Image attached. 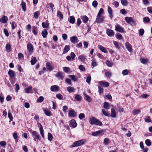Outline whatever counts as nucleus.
Wrapping results in <instances>:
<instances>
[{"label":"nucleus","instance_id":"obj_1","mask_svg":"<svg viewBox=\"0 0 152 152\" xmlns=\"http://www.w3.org/2000/svg\"><path fill=\"white\" fill-rule=\"evenodd\" d=\"M89 123L91 125H96L99 126L102 125V123L99 120L92 117L90 118Z\"/></svg>","mask_w":152,"mask_h":152},{"label":"nucleus","instance_id":"obj_2","mask_svg":"<svg viewBox=\"0 0 152 152\" xmlns=\"http://www.w3.org/2000/svg\"><path fill=\"white\" fill-rule=\"evenodd\" d=\"M85 142L84 140H81L73 142L72 147L79 146L83 144Z\"/></svg>","mask_w":152,"mask_h":152},{"label":"nucleus","instance_id":"obj_3","mask_svg":"<svg viewBox=\"0 0 152 152\" xmlns=\"http://www.w3.org/2000/svg\"><path fill=\"white\" fill-rule=\"evenodd\" d=\"M32 134L34 137V140L38 142V140H40V136L38 133L36 131H33L32 132Z\"/></svg>","mask_w":152,"mask_h":152},{"label":"nucleus","instance_id":"obj_4","mask_svg":"<svg viewBox=\"0 0 152 152\" xmlns=\"http://www.w3.org/2000/svg\"><path fill=\"white\" fill-rule=\"evenodd\" d=\"M125 20L127 22L131 24H134L135 21L131 17H126L125 18Z\"/></svg>","mask_w":152,"mask_h":152},{"label":"nucleus","instance_id":"obj_5","mask_svg":"<svg viewBox=\"0 0 152 152\" xmlns=\"http://www.w3.org/2000/svg\"><path fill=\"white\" fill-rule=\"evenodd\" d=\"M68 115L69 117H74L77 116V113L74 110L71 109L69 111Z\"/></svg>","mask_w":152,"mask_h":152},{"label":"nucleus","instance_id":"obj_6","mask_svg":"<svg viewBox=\"0 0 152 152\" xmlns=\"http://www.w3.org/2000/svg\"><path fill=\"white\" fill-rule=\"evenodd\" d=\"M59 87L57 85L52 86L50 87V90L53 92H56L59 90Z\"/></svg>","mask_w":152,"mask_h":152},{"label":"nucleus","instance_id":"obj_7","mask_svg":"<svg viewBox=\"0 0 152 152\" xmlns=\"http://www.w3.org/2000/svg\"><path fill=\"white\" fill-rule=\"evenodd\" d=\"M56 76L59 79L62 80L64 77V73L61 72H58L57 73Z\"/></svg>","mask_w":152,"mask_h":152},{"label":"nucleus","instance_id":"obj_8","mask_svg":"<svg viewBox=\"0 0 152 152\" xmlns=\"http://www.w3.org/2000/svg\"><path fill=\"white\" fill-rule=\"evenodd\" d=\"M27 49L28 50L29 53L31 54L33 51V47L31 43H28L27 45Z\"/></svg>","mask_w":152,"mask_h":152},{"label":"nucleus","instance_id":"obj_9","mask_svg":"<svg viewBox=\"0 0 152 152\" xmlns=\"http://www.w3.org/2000/svg\"><path fill=\"white\" fill-rule=\"evenodd\" d=\"M104 18L103 16H97L96 21L99 23L102 22L104 20Z\"/></svg>","mask_w":152,"mask_h":152},{"label":"nucleus","instance_id":"obj_10","mask_svg":"<svg viewBox=\"0 0 152 152\" xmlns=\"http://www.w3.org/2000/svg\"><path fill=\"white\" fill-rule=\"evenodd\" d=\"M99 83L101 85H102L104 87H108L110 84L107 82H104L103 81H101L99 82Z\"/></svg>","mask_w":152,"mask_h":152},{"label":"nucleus","instance_id":"obj_11","mask_svg":"<svg viewBox=\"0 0 152 152\" xmlns=\"http://www.w3.org/2000/svg\"><path fill=\"white\" fill-rule=\"evenodd\" d=\"M106 33L107 35L110 37L113 36L114 34V32L113 31L110 29H107L106 31Z\"/></svg>","mask_w":152,"mask_h":152},{"label":"nucleus","instance_id":"obj_12","mask_svg":"<svg viewBox=\"0 0 152 152\" xmlns=\"http://www.w3.org/2000/svg\"><path fill=\"white\" fill-rule=\"evenodd\" d=\"M115 29L116 31L121 33L124 32V28L119 25H117L115 26Z\"/></svg>","mask_w":152,"mask_h":152},{"label":"nucleus","instance_id":"obj_13","mask_svg":"<svg viewBox=\"0 0 152 152\" xmlns=\"http://www.w3.org/2000/svg\"><path fill=\"white\" fill-rule=\"evenodd\" d=\"M109 15V16L110 18L112 19L113 17V11L112 8L110 7H108L107 9Z\"/></svg>","mask_w":152,"mask_h":152},{"label":"nucleus","instance_id":"obj_14","mask_svg":"<svg viewBox=\"0 0 152 152\" xmlns=\"http://www.w3.org/2000/svg\"><path fill=\"white\" fill-rule=\"evenodd\" d=\"M32 88V86H29L26 88L24 89V91L26 93H33Z\"/></svg>","mask_w":152,"mask_h":152},{"label":"nucleus","instance_id":"obj_15","mask_svg":"<svg viewBox=\"0 0 152 152\" xmlns=\"http://www.w3.org/2000/svg\"><path fill=\"white\" fill-rule=\"evenodd\" d=\"M69 125L75 128L77 126V124L74 119H72L69 121Z\"/></svg>","mask_w":152,"mask_h":152},{"label":"nucleus","instance_id":"obj_16","mask_svg":"<svg viewBox=\"0 0 152 152\" xmlns=\"http://www.w3.org/2000/svg\"><path fill=\"white\" fill-rule=\"evenodd\" d=\"M125 46L129 51L131 52L132 51V46L129 42H126L125 43Z\"/></svg>","mask_w":152,"mask_h":152},{"label":"nucleus","instance_id":"obj_17","mask_svg":"<svg viewBox=\"0 0 152 152\" xmlns=\"http://www.w3.org/2000/svg\"><path fill=\"white\" fill-rule=\"evenodd\" d=\"M39 130L40 134L43 138H44V130L43 127L41 124H39Z\"/></svg>","mask_w":152,"mask_h":152},{"label":"nucleus","instance_id":"obj_18","mask_svg":"<svg viewBox=\"0 0 152 152\" xmlns=\"http://www.w3.org/2000/svg\"><path fill=\"white\" fill-rule=\"evenodd\" d=\"M49 25V23L48 20H46L45 22H42V26L44 28L48 27Z\"/></svg>","mask_w":152,"mask_h":152},{"label":"nucleus","instance_id":"obj_19","mask_svg":"<svg viewBox=\"0 0 152 152\" xmlns=\"http://www.w3.org/2000/svg\"><path fill=\"white\" fill-rule=\"evenodd\" d=\"M46 68L50 71H51L53 69V67L52 66L49 62H47L46 63Z\"/></svg>","mask_w":152,"mask_h":152},{"label":"nucleus","instance_id":"obj_20","mask_svg":"<svg viewBox=\"0 0 152 152\" xmlns=\"http://www.w3.org/2000/svg\"><path fill=\"white\" fill-rule=\"evenodd\" d=\"M98 48L102 51L104 53H107L106 49L102 45H98Z\"/></svg>","mask_w":152,"mask_h":152},{"label":"nucleus","instance_id":"obj_21","mask_svg":"<svg viewBox=\"0 0 152 152\" xmlns=\"http://www.w3.org/2000/svg\"><path fill=\"white\" fill-rule=\"evenodd\" d=\"M8 74L9 76L12 78H13L15 76L14 72L11 69L9 70Z\"/></svg>","mask_w":152,"mask_h":152},{"label":"nucleus","instance_id":"obj_22","mask_svg":"<svg viewBox=\"0 0 152 152\" xmlns=\"http://www.w3.org/2000/svg\"><path fill=\"white\" fill-rule=\"evenodd\" d=\"M41 34L44 38H45L48 34V31L46 29H44L42 31Z\"/></svg>","mask_w":152,"mask_h":152},{"label":"nucleus","instance_id":"obj_23","mask_svg":"<svg viewBox=\"0 0 152 152\" xmlns=\"http://www.w3.org/2000/svg\"><path fill=\"white\" fill-rule=\"evenodd\" d=\"M77 38L76 36H74L71 37H70V41L71 42L74 44H75L76 42H77Z\"/></svg>","mask_w":152,"mask_h":152},{"label":"nucleus","instance_id":"obj_24","mask_svg":"<svg viewBox=\"0 0 152 152\" xmlns=\"http://www.w3.org/2000/svg\"><path fill=\"white\" fill-rule=\"evenodd\" d=\"M81 18L83 22L85 23H86L88 20V18L86 15L81 16Z\"/></svg>","mask_w":152,"mask_h":152},{"label":"nucleus","instance_id":"obj_25","mask_svg":"<svg viewBox=\"0 0 152 152\" xmlns=\"http://www.w3.org/2000/svg\"><path fill=\"white\" fill-rule=\"evenodd\" d=\"M84 97L86 100L88 102H91L92 100V98L90 97V96L87 95L86 94H84Z\"/></svg>","mask_w":152,"mask_h":152},{"label":"nucleus","instance_id":"obj_26","mask_svg":"<svg viewBox=\"0 0 152 152\" xmlns=\"http://www.w3.org/2000/svg\"><path fill=\"white\" fill-rule=\"evenodd\" d=\"M45 114L48 116H50L51 115V112L48 110L46 108L44 110Z\"/></svg>","mask_w":152,"mask_h":152},{"label":"nucleus","instance_id":"obj_27","mask_svg":"<svg viewBox=\"0 0 152 152\" xmlns=\"http://www.w3.org/2000/svg\"><path fill=\"white\" fill-rule=\"evenodd\" d=\"M32 32L34 35H37V34L38 29L37 27L33 26L32 27Z\"/></svg>","mask_w":152,"mask_h":152},{"label":"nucleus","instance_id":"obj_28","mask_svg":"<svg viewBox=\"0 0 152 152\" xmlns=\"http://www.w3.org/2000/svg\"><path fill=\"white\" fill-rule=\"evenodd\" d=\"M103 131L102 130H99L96 132H92V134L93 136H96L99 135Z\"/></svg>","mask_w":152,"mask_h":152},{"label":"nucleus","instance_id":"obj_29","mask_svg":"<svg viewBox=\"0 0 152 152\" xmlns=\"http://www.w3.org/2000/svg\"><path fill=\"white\" fill-rule=\"evenodd\" d=\"M78 59L82 62H84L86 59V57L84 55H81L78 57Z\"/></svg>","mask_w":152,"mask_h":152},{"label":"nucleus","instance_id":"obj_30","mask_svg":"<svg viewBox=\"0 0 152 152\" xmlns=\"http://www.w3.org/2000/svg\"><path fill=\"white\" fill-rule=\"evenodd\" d=\"M68 20L71 23L73 24L75 22V19L74 16H71L69 17Z\"/></svg>","mask_w":152,"mask_h":152},{"label":"nucleus","instance_id":"obj_31","mask_svg":"<svg viewBox=\"0 0 152 152\" xmlns=\"http://www.w3.org/2000/svg\"><path fill=\"white\" fill-rule=\"evenodd\" d=\"M8 20V18L6 16L3 15L1 17V22L6 23Z\"/></svg>","mask_w":152,"mask_h":152},{"label":"nucleus","instance_id":"obj_32","mask_svg":"<svg viewBox=\"0 0 152 152\" xmlns=\"http://www.w3.org/2000/svg\"><path fill=\"white\" fill-rule=\"evenodd\" d=\"M70 47L69 45H66L64 49L63 53H66L70 50Z\"/></svg>","mask_w":152,"mask_h":152},{"label":"nucleus","instance_id":"obj_33","mask_svg":"<svg viewBox=\"0 0 152 152\" xmlns=\"http://www.w3.org/2000/svg\"><path fill=\"white\" fill-rule=\"evenodd\" d=\"M57 16L59 17L60 19H62L63 18V15L60 11H58Z\"/></svg>","mask_w":152,"mask_h":152},{"label":"nucleus","instance_id":"obj_34","mask_svg":"<svg viewBox=\"0 0 152 152\" xmlns=\"http://www.w3.org/2000/svg\"><path fill=\"white\" fill-rule=\"evenodd\" d=\"M115 37L118 39L121 40L122 39V35L119 33H116L115 35Z\"/></svg>","mask_w":152,"mask_h":152},{"label":"nucleus","instance_id":"obj_35","mask_svg":"<svg viewBox=\"0 0 152 152\" xmlns=\"http://www.w3.org/2000/svg\"><path fill=\"white\" fill-rule=\"evenodd\" d=\"M75 98L77 101H80L82 100V97L81 96L76 94H75Z\"/></svg>","mask_w":152,"mask_h":152},{"label":"nucleus","instance_id":"obj_36","mask_svg":"<svg viewBox=\"0 0 152 152\" xmlns=\"http://www.w3.org/2000/svg\"><path fill=\"white\" fill-rule=\"evenodd\" d=\"M21 4L22 9L24 11H25L26 10V3L24 2H22Z\"/></svg>","mask_w":152,"mask_h":152},{"label":"nucleus","instance_id":"obj_37","mask_svg":"<svg viewBox=\"0 0 152 152\" xmlns=\"http://www.w3.org/2000/svg\"><path fill=\"white\" fill-rule=\"evenodd\" d=\"M91 61H92L91 67H92V68H93L94 67L96 66L97 65L96 60L95 59H92Z\"/></svg>","mask_w":152,"mask_h":152},{"label":"nucleus","instance_id":"obj_38","mask_svg":"<svg viewBox=\"0 0 152 152\" xmlns=\"http://www.w3.org/2000/svg\"><path fill=\"white\" fill-rule=\"evenodd\" d=\"M75 90V89L73 87L70 86H69L67 88V90L69 93H71L74 91Z\"/></svg>","mask_w":152,"mask_h":152},{"label":"nucleus","instance_id":"obj_39","mask_svg":"<svg viewBox=\"0 0 152 152\" xmlns=\"http://www.w3.org/2000/svg\"><path fill=\"white\" fill-rule=\"evenodd\" d=\"M104 107L106 109H108L110 108V105L108 102H105L104 103Z\"/></svg>","mask_w":152,"mask_h":152},{"label":"nucleus","instance_id":"obj_40","mask_svg":"<svg viewBox=\"0 0 152 152\" xmlns=\"http://www.w3.org/2000/svg\"><path fill=\"white\" fill-rule=\"evenodd\" d=\"M68 77H69L72 80L74 81H76L77 80V79L75 76L74 75H68Z\"/></svg>","mask_w":152,"mask_h":152},{"label":"nucleus","instance_id":"obj_41","mask_svg":"<svg viewBox=\"0 0 152 152\" xmlns=\"http://www.w3.org/2000/svg\"><path fill=\"white\" fill-rule=\"evenodd\" d=\"M111 116L113 118L115 117L116 115L115 110L113 109H111Z\"/></svg>","mask_w":152,"mask_h":152},{"label":"nucleus","instance_id":"obj_42","mask_svg":"<svg viewBox=\"0 0 152 152\" xmlns=\"http://www.w3.org/2000/svg\"><path fill=\"white\" fill-rule=\"evenodd\" d=\"M34 17L36 19L38 18L39 16L40 15V12L39 11H37L34 13Z\"/></svg>","mask_w":152,"mask_h":152},{"label":"nucleus","instance_id":"obj_43","mask_svg":"<svg viewBox=\"0 0 152 152\" xmlns=\"http://www.w3.org/2000/svg\"><path fill=\"white\" fill-rule=\"evenodd\" d=\"M141 62L144 64H146L148 61V60L147 59H145L144 58H141L140 59Z\"/></svg>","mask_w":152,"mask_h":152},{"label":"nucleus","instance_id":"obj_44","mask_svg":"<svg viewBox=\"0 0 152 152\" xmlns=\"http://www.w3.org/2000/svg\"><path fill=\"white\" fill-rule=\"evenodd\" d=\"M63 70L66 73H68L70 70V68L68 67H64Z\"/></svg>","mask_w":152,"mask_h":152},{"label":"nucleus","instance_id":"obj_45","mask_svg":"<svg viewBox=\"0 0 152 152\" xmlns=\"http://www.w3.org/2000/svg\"><path fill=\"white\" fill-rule=\"evenodd\" d=\"M6 48L7 51L9 52L10 51L11 46L10 44H7L6 45Z\"/></svg>","mask_w":152,"mask_h":152},{"label":"nucleus","instance_id":"obj_46","mask_svg":"<svg viewBox=\"0 0 152 152\" xmlns=\"http://www.w3.org/2000/svg\"><path fill=\"white\" fill-rule=\"evenodd\" d=\"M37 62V59L35 57H33L31 60V62L32 65H34Z\"/></svg>","mask_w":152,"mask_h":152},{"label":"nucleus","instance_id":"obj_47","mask_svg":"<svg viewBox=\"0 0 152 152\" xmlns=\"http://www.w3.org/2000/svg\"><path fill=\"white\" fill-rule=\"evenodd\" d=\"M106 64L109 67H111L113 65V63L109 60H107L106 61Z\"/></svg>","mask_w":152,"mask_h":152},{"label":"nucleus","instance_id":"obj_48","mask_svg":"<svg viewBox=\"0 0 152 152\" xmlns=\"http://www.w3.org/2000/svg\"><path fill=\"white\" fill-rule=\"evenodd\" d=\"M140 112V110H135L133 111V114L134 115H137Z\"/></svg>","mask_w":152,"mask_h":152},{"label":"nucleus","instance_id":"obj_49","mask_svg":"<svg viewBox=\"0 0 152 152\" xmlns=\"http://www.w3.org/2000/svg\"><path fill=\"white\" fill-rule=\"evenodd\" d=\"M102 113L105 116H110V113L106 112L104 110L102 109Z\"/></svg>","mask_w":152,"mask_h":152},{"label":"nucleus","instance_id":"obj_50","mask_svg":"<svg viewBox=\"0 0 152 152\" xmlns=\"http://www.w3.org/2000/svg\"><path fill=\"white\" fill-rule=\"evenodd\" d=\"M44 100V98L42 96L39 97L37 99V101L38 102H41Z\"/></svg>","mask_w":152,"mask_h":152},{"label":"nucleus","instance_id":"obj_51","mask_svg":"<svg viewBox=\"0 0 152 152\" xmlns=\"http://www.w3.org/2000/svg\"><path fill=\"white\" fill-rule=\"evenodd\" d=\"M48 139L50 140H51L53 138V137L52 134L50 133H48Z\"/></svg>","mask_w":152,"mask_h":152},{"label":"nucleus","instance_id":"obj_52","mask_svg":"<svg viewBox=\"0 0 152 152\" xmlns=\"http://www.w3.org/2000/svg\"><path fill=\"white\" fill-rule=\"evenodd\" d=\"M109 143V139L107 138H105L104 140V143L105 145H108Z\"/></svg>","mask_w":152,"mask_h":152},{"label":"nucleus","instance_id":"obj_53","mask_svg":"<svg viewBox=\"0 0 152 152\" xmlns=\"http://www.w3.org/2000/svg\"><path fill=\"white\" fill-rule=\"evenodd\" d=\"M121 2L122 5L126 6L127 5V2L126 0H121Z\"/></svg>","mask_w":152,"mask_h":152},{"label":"nucleus","instance_id":"obj_54","mask_svg":"<svg viewBox=\"0 0 152 152\" xmlns=\"http://www.w3.org/2000/svg\"><path fill=\"white\" fill-rule=\"evenodd\" d=\"M105 75L108 77H110L111 76L112 73L110 72H105Z\"/></svg>","mask_w":152,"mask_h":152},{"label":"nucleus","instance_id":"obj_55","mask_svg":"<svg viewBox=\"0 0 152 152\" xmlns=\"http://www.w3.org/2000/svg\"><path fill=\"white\" fill-rule=\"evenodd\" d=\"M104 12V10L103 8H101L100 9L99 12L97 15L98 16H101V15L103 14Z\"/></svg>","mask_w":152,"mask_h":152},{"label":"nucleus","instance_id":"obj_56","mask_svg":"<svg viewBox=\"0 0 152 152\" xmlns=\"http://www.w3.org/2000/svg\"><path fill=\"white\" fill-rule=\"evenodd\" d=\"M146 144L148 146H150L151 145V142L149 139H147L145 141Z\"/></svg>","mask_w":152,"mask_h":152},{"label":"nucleus","instance_id":"obj_57","mask_svg":"<svg viewBox=\"0 0 152 152\" xmlns=\"http://www.w3.org/2000/svg\"><path fill=\"white\" fill-rule=\"evenodd\" d=\"M99 90L98 92L99 93H103V88L100 86H98Z\"/></svg>","mask_w":152,"mask_h":152},{"label":"nucleus","instance_id":"obj_58","mask_svg":"<svg viewBox=\"0 0 152 152\" xmlns=\"http://www.w3.org/2000/svg\"><path fill=\"white\" fill-rule=\"evenodd\" d=\"M91 80V77L90 76H89L87 77L86 79V82L88 84H90V81Z\"/></svg>","mask_w":152,"mask_h":152},{"label":"nucleus","instance_id":"obj_59","mask_svg":"<svg viewBox=\"0 0 152 152\" xmlns=\"http://www.w3.org/2000/svg\"><path fill=\"white\" fill-rule=\"evenodd\" d=\"M129 71L127 69H125L122 72V74L124 75H127L128 74Z\"/></svg>","mask_w":152,"mask_h":152},{"label":"nucleus","instance_id":"obj_60","mask_svg":"<svg viewBox=\"0 0 152 152\" xmlns=\"http://www.w3.org/2000/svg\"><path fill=\"white\" fill-rule=\"evenodd\" d=\"M85 115L83 113H80L79 115V118L80 119H82L84 118Z\"/></svg>","mask_w":152,"mask_h":152},{"label":"nucleus","instance_id":"obj_61","mask_svg":"<svg viewBox=\"0 0 152 152\" xmlns=\"http://www.w3.org/2000/svg\"><path fill=\"white\" fill-rule=\"evenodd\" d=\"M148 96H149V95L146 94H142L141 95L140 98H146Z\"/></svg>","mask_w":152,"mask_h":152},{"label":"nucleus","instance_id":"obj_62","mask_svg":"<svg viewBox=\"0 0 152 152\" xmlns=\"http://www.w3.org/2000/svg\"><path fill=\"white\" fill-rule=\"evenodd\" d=\"M56 97L59 99L61 100L62 99V95L60 93L56 95Z\"/></svg>","mask_w":152,"mask_h":152},{"label":"nucleus","instance_id":"obj_63","mask_svg":"<svg viewBox=\"0 0 152 152\" xmlns=\"http://www.w3.org/2000/svg\"><path fill=\"white\" fill-rule=\"evenodd\" d=\"M79 69L82 71H84L85 70V69L84 67L82 65H80L79 66Z\"/></svg>","mask_w":152,"mask_h":152},{"label":"nucleus","instance_id":"obj_64","mask_svg":"<svg viewBox=\"0 0 152 152\" xmlns=\"http://www.w3.org/2000/svg\"><path fill=\"white\" fill-rule=\"evenodd\" d=\"M120 12L123 15H125L126 13V11L125 9H123L120 10Z\"/></svg>","mask_w":152,"mask_h":152}]
</instances>
